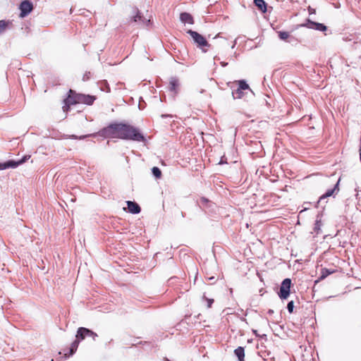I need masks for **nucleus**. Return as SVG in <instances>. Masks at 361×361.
Listing matches in <instances>:
<instances>
[{
    "mask_svg": "<svg viewBox=\"0 0 361 361\" xmlns=\"http://www.w3.org/2000/svg\"><path fill=\"white\" fill-rule=\"evenodd\" d=\"M123 123L122 122H114L109 123L107 126L99 130L97 133L88 134L85 135H81L80 137L72 135H71V139H79L83 140L88 137H95L98 135L100 137L104 138H118L121 139V135L122 133Z\"/></svg>",
    "mask_w": 361,
    "mask_h": 361,
    "instance_id": "nucleus-1",
    "label": "nucleus"
},
{
    "mask_svg": "<svg viewBox=\"0 0 361 361\" xmlns=\"http://www.w3.org/2000/svg\"><path fill=\"white\" fill-rule=\"evenodd\" d=\"M96 99L97 97L95 96L76 93L75 91L70 90L68 92L67 97L64 99L65 106H63V109L64 111H67L71 105L76 104L92 105Z\"/></svg>",
    "mask_w": 361,
    "mask_h": 361,
    "instance_id": "nucleus-2",
    "label": "nucleus"
},
{
    "mask_svg": "<svg viewBox=\"0 0 361 361\" xmlns=\"http://www.w3.org/2000/svg\"><path fill=\"white\" fill-rule=\"evenodd\" d=\"M121 139L135 142L146 141L145 137L137 128L125 123H123Z\"/></svg>",
    "mask_w": 361,
    "mask_h": 361,
    "instance_id": "nucleus-3",
    "label": "nucleus"
},
{
    "mask_svg": "<svg viewBox=\"0 0 361 361\" xmlns=\"http://www.w3.org/2000/svg\"><path fill=\"white\" fill-rule=\"evenodd\" d=\"M186 33L192 37L194 43L197 45V47L202 49L204 52H206V50L203 49L204 47H210V44L206 38L197 32L192 30H188Z\"/></svg>",
    "mask_w": 361,
    "mask_h": 361,
    "instance_id": "nucleus-4",
    "label": "nucleus"
},
{
    "mask_svg": "<svg viewBox=\"0 0 361 361\" xmlns=\"http://www.w3.org/2000/svg\"><path fill=\"white\" fill-rule=\"evenodd\" d=\"M30 157L31 156L30 154H25L18 160L9 159L5 162H0V171L10 168L16 169L20 165L25 163Z\"/></svg>",
    "mask_w": 361,
    "mask_h": 361,
    "instance_id": "nucleus-5",
    "label": "nucleus"
},
{
    "mask_svg": "<svg viewBox=\"0 0 361 361\" xmlns=\"http://www.w3.org/2000/svg\"><path fill=\"white\" fill-rule=\"evenodd\" d=\"M292 285L291 279L286 278L283 279L281 283L279 291L278 292L279 297L281 300L287 299L290 293V288Z\"/></svg>",
    "mask_w": 361,
    "mask_h": 361,
    "instance_id": "nucleus-6",
    "label": "nucleus"
},
{
    "mask_svg": "<svg viewBox=\"0 0 361 361\" xmlns=\"http://www.w3.org/2000/svg\"><path fill=\"white\" fill-rule=\"evenodd\" d=\"M34 9L33 4L30 0H23L19 4L20 14L21 18L27 16Z\"/></svg>",
    "mask_w": 361,
    "mask_h": 361,
    "instance_id": "nucleus-7",
    "label": "nucleus"
},
{
    "mask_svg": "<svg viewBox=\"0 0 361 361\" xmlns=\"http://www.w3.org/2000/svg\"><path fill=\"white\" fill-rule=\"evenodd\" d=\"M299 26L306 27L309 29H312L322 32L326 31L327 30V27L324 24L312 21L310 19H307L305 23L301 24Z\"/></svg>",
    "mask_w": 361,
    "mask_h": 361,
    "instance_id": "nucleus-8",
    "label": "nucleus"
},
{
    "mask_svg": "<svg viewBox=\"0 0 361 361\" xmlns=\"http://www.w3.org/2000/svg\"><path fill=\"white\" fill-rule=\"evenodd\" d=\"M339 183L340 178L337 180V182L334 184L332 188L328 189L319 198L317 204H319L322 203V202L331 196H334L335 194H337L339 191Z\"/></svg>",
    "mask_w": 361,
    "mask_h": 361,
    "instance_id": "nucleus-9",
    "label": "nucleus"
},
{
    "mask_svg": "<svg viewBox=\"0 0 361 361\" xmlns=\"http://www.w3.org/2000/svg\"><path fill=\"white\" fill-rule=\"evenodd\" d=\"M134 13H135L131 18V20L137 23L138 24H142L144 25H148V24L150 23L149 20H147L145 18H144L140 11L135 8L134 9Z\"/></svg>",
    "mask_w": 361,
    "mask_h": 361,
    "instance_id": "nucleus-10",
    "label": "nucleus"
},
{
    "mask_svg": "<svg viewBox=\"0 0 361 361\" xmlns=\"http://www.w3.org/2000/svg\"><path fill=\"white\" fill-rule=\"evenodd\" d=\"M128 206V210L130 213L133 214H137L141 212V207L140 205L133 201H127L126 202Z\"/></svg>",
    "mask_w": 361,
    "mask_h": 361,
    "instance_id": "nucleus-11",
    "label": "nucleus"
},
{
    "mask_svg": "<svg viewBox=\"0 0 361 361\" xmlns=\"http://www.w3.org/2000/svg\"><path fill=\"white\" fill-rule=\"evenodd\" d=\"M180 85L179 80L176 77H171L169 81V91L176 94L178 92V88Z\"/></svg>",
    "mask_w": 361,
    "mask_h": 361,
    "instance_id": "nucleus-12",
    "label": "nucleus"
},
{
    "mask_svg": "<svg viewBox=\"0 0 361 361\" xmlns=\"http://www.w3.org/2000/svg\"><path fill=\"white\" fill-rule=\"evenodd\" d=\"M200 207L206 212L207 209L211 208L214 206V203H212L207 198L202 197L197 202Z\"/></svg>",
    "mask_w": 361,
    "mask_h": 361,
    "instance_id": "nucleus-13",
    "label": "nucleus"
},
{
    "mask_svg": "<svg viewBox=\"0 0 361 361\" xmlns=\"http://www.w3.org/2000/svg\"><path fill=\"white\" fill-rule=\"evenodd\" d=\"M180 20L183 23L194 24V19L192 15L187 12H182L180 14Z\"/></svg>",
    "mask_w": 361,
    "mask_h": 361,
    "instance_id": "nucleus-14",
    "label": "nucleus"
},
{
    "mask_svg": "<svg viewBox=\"0 0 361 361\" xmlns=\"http://www.w3.org/2000/svg\"><path fill=\"white\" fill-rule=\"evenodd\" d=\"M278 36L280 39L283 41H288V42H292L295 41V37L290 35L289 32L286 31H279Z\"/></svg>",
    "mask_w": 361,
    "mask_h": 361,
    "instance_id": "nucleus-15",
    "label": "nucleus"
},
{
    "mask_svg": "<svg viewBox=\"0 0 361 361\" xmlns=\"http://www.w3.org/2000/svg\"><path fill=\"white\" fill-rule=\"evenodd\" d=\"M80 341V340H78V338H76V339L71 343V347L69 348L68 355H67L66 353L64 354L66 357H70L75 353Z\"/></svg>",
    "mask_w": 361,
    "mask_h": 361,
    "instance_id": "nucleus-16",
    "label": "nucleus"
},
{
    "mask_svg": "<svg viewBox=\"0 0 361 361\" xmlns=\"http://www.w3.org/2000/svg\"><path fill=\"white\" fill-rule=\"evenodd\" d=\"M335 272V270H331L326 268H323L321 269V275L318 278V279L315 281V283L318 282L319 281L324 280L325 278H326L330 274Z\"/></svg>",
    "mask_w": 361,
    "mask_h": 361,
    "instance_id": "nucleus-17",
    "label": "nucleus"
},
{
    "mask_svg": "<svg viewBox=\"0 0 361 361\" xmlns=\"http://www.w3.org/2000/svg\"><path fill=\"white\" fill-rule=\"evenodd\" d=\"M234 354L238 357V361H245V349L243 347L239 346L235 349Z\"/></svg>",
    "mask_w": 361,
    "mask_h": 361,
    "instance_id": "nucleus-18",
    "label": "nucleus"
},
{
    "mask_svg": "<svg viewBox=\"0 0 361 361\" xmlns=\"http://www.w3.org/2000/svg\"><path fill=\"white\" fill-rule=\"evenodd\" d=\"M254 4L262 13L267 12V5L264 0H254Z\"/></svg>",
    "mask_w": 361,
    "mask_h": 361,
    "instance_id": "nucleus-19",
    "label": "nucleus"
},
{
    "mask_svg": "<svg viewBox=\"0 0 361 361\" xmlns=\"http://www.w3.org/2000/svg\"><path fill=\"white\" fill-rule=\"evenodd\" d=\"M82 329H88L85 327H79L77 331V334L75 335V337L78 338V340L82 341L87 336H90V334L87 333L86 331H80Z\"/></svg>",
    "mask_w": 361,
    "mask_h": 361,
    "instance_id": "nucleus-20",
    "label": "nucleus"
},
{
    "mask_svg": "<svg viewBox=\"0 0 361 361\" xmlns=\"http://www.w3.org/2000/svg\"><path fill=\"white\" fill-rule=\"evenodd\" d=\"M98 86L101 91L110 92L111 89L108 82L105 80L98 82Z\"/></svg>",
    "mask_w": 361,
    "mask_h": 361,
    "instance_id": "nucleus-21",
    "label": "nucleus"
},
{
    "mask_svg": "<svg viewBox=\"0 0 361 361\" xmlns=\"http://www.w3.org/2000/svg\"><path fill=\"white\" fill-rule=\"evenodd\" d=\"M240 90L244 91V90H249L251 92H252V90L250 88L249 85L247 83V82L245 80H240L236 81Z\"/></svg>",
    "mask_w": 361,
    "mask_h": 361,
    "instance_id": "nucleus-22",
    "label": "nucleus"
},
{
    "mask_svg": "<svg viewBox=\"0 0 361 361\" xmlns=\"http://www.w3.org/2000/svg\"><path fill=\"white\" fill-rule=\"evenodd\" d=\"M232 96L234 99H241L244 96V92L239 88H237L236 90H233L232 91Z\"/></svg>",
    "mask_w": 361,
    "mask_h": 361,
    "instance_id": "nucleus-23",
    "label": "nucleus"
},
{
    "mask_svg": "<svg viewBox=\"0 0 361 361\" xmlns=\"http://www.w3.org/2000/svg\"><path fill=\"white\" fill-rule=\"evenodd\" d=\"M152 173L157 179L161 178L162 176L161 169L157 166H154L152 168Z\"/></svg>",
    "mask_w": 361,
    "mask_h": 361,
    "instance_id": "nucleus-24",
    "label": "nucleus"
},
{
    "mask_svg": "<svg viewBox=\"0 0 361 361\" xmlns=\"http://www.w3.org/2000/svg\"><path fill=\"white\" fill-rule=\"evenodd\" d=\"M319 215H317V219L315 221L314 226V231L316 232L317 234L321 231V226H322V221L321 219H318Z\"/></svg>",
    "mask_w": 361,
    "mask_h": 361,
    "instance_id": "nucleus-25",
    "label": "nucleus"
},
{
    "mask_svg": "<svg viewBox=\"0 0 361 361\" xmlns=\"http://www.w3.org/2000/svg\"><path fill=\"white\" fill-rule=\"evenodd\" d=\"M8 25V21L5 20H0V35L2 34L7 28Z\"/></svg>",
    "mask_w": 361,
    "mask_h": 361,
    "instance_id": "nucleus-26",
    "label": "nucleus"
},
{
    "mask_svg": "<svg viewBox=\"0 0 361 361\" xmlns=\"http://www.w3.org/2000/svg\"><path fill=\"white\" fill-rule=\"evenodd\" d=\"M80 331H86L87 333L90 334V336L92 337L94 341H95L96 338L98 336L97 334L91 329H82Z\"/></svg>",
    "mask_w": 361,
    "mask_h": 361,
    "instance_id": "nucleus-27",
    "label": "nucleus"
},
{
    "mask_svg": "<svg viewBox=\"0 0 361 361\" xmlns=\"http://www.w3.org/2000/svg\"><path fill=\"white\" fill-rule=\"evenodd\" d=\"M294 309V302L293 300L289 301L287 305V310L289 313H293Z\"/></svg>",
    "mask_w": 361,
    "mask_h": 361,
    "instance_id": "nucleus-28",
    "label": "nucleus"
},
{
    "mask_svg": "<svg viewBox=\"0 0 361 361\" xmlns=\"http://www.w3.org/2000/svg\"><path fill=\"white\" fill-rule=\"evenodd\" d=\"M90 78H91V72L86 71L82 76V80L85 82L87 81L90 79Z\"/></svg>",
    "mask_w": 361,
    "mask_h": 361,
    "instance_id": "nucleus-29",
    "label": "nucleus"
},
{
    "mask_svg": "<svg viewBox=\"0 0 361 361\" xmlns=\"http://www.w3.org/2000/svg\"><path fill=\"white\" fill-rule=\"evenodd\" d=\"M145 101L140 98V100L139 102V104H138V108L142 110V109H144V108L145 107Z\"/></svg>",
    "mask_w": 361,
    "mask_h": 361,
    "instance_id": "nucleus-30",
    "label": "nucleus"
},
{
    "mask_svg": "<svg viewBox=\"0 0 361 361\" xmlns=\"http://www.w3.org/2000/svg\"><path fill=\"white\" fill-rule=\"evenodd\" d=\"M203 298L207 301V307H211L214 302V299L206 298L205 295H204Z\"/></svg>",
    "mask_w": 361,
    "mask_h": 361,
    "instance_id": "nucleus-31",
    "label": "nucleus"
},
{
    "mask_svg": "<svg viewBox=\"0 0 361 361\" xmlns=\"http://www.w3.org/2000/svg\"><path fill=\"white\" fill-rule=\"evenodd\" d=\"M252 333L253 334L257 336V337H259V334H258L257 331V330H255V329H252Z\"/></svg>",
    "mask_w": 361,
    "mask_h": 361,
    "instance_id": "nucleus-32",
    "label": "nucleus"
},
{
    "mask_svg": "<svg viewBox=\"0 0 361 361\" xmlns=\"http://www.w3.org/2000/svg\"><path fill=\"white\" fill-rule=\"evenodd\" d=\"M221 66H223V67H226V66H228V63H227V62H225V61H222V62H221Z\"/></svg>",
    "mask_w": 361,
    "mask_h": 361,
    "instance_id": "nucleus-33",
    "label": "nucleus"
},
{
    "mask_svg": "<svg viewBox=\"0 0 361 361\" xmlns=\"http://www.w3.org/2000/svg\"><path fill=\"white\" fill-rule=\"evenodd\" d=\"M259 337L261 338L267 340V335L266 334L259 335Z\"/></svg>",
    "mask_w": 361,
    "mask_h": 361,
    "instance_id": "nucleus-34",
    "label": "nucleus"
},
{
    "mask_svg": "<svg viewBox=\"0 0 361 361\" xmlns=\"http://www.w3.org/2000/svg\"><path fill=\"white\" fill-rule=\"evenodd\" d=\"M274 313V310H268V314H272Z\"/></svg>",
    "mask_w": 361,
    "mask_h": 361,
    "instance_id": "nucleus-35",
    "label": "nucleus"
},
{
    "mask_svg": "<svg viewBox=\"0 0 361 361\" xmlns=\"http://www.w3.org/2000/svg\"><path fill=\"white\" fill-rule=\"evenodd\" d=\"M214 61H219V60H220V58L219 56H215L214 58Z\"/></svg>",
    "mask_w": 361,
    "mask_h": 361,
    "instance_id": "nucleus-36",
    "label": "nucleus"
},
{
    "mask_svg": "<svg viewBox=\"0 0 361 361\" xmlns=\"http://www.w3.org/2000/svg\"><path fill=\"white\" fill-rule=\"evenodd\" d=\"M309 11L310 13H314V10L312 9L311 8H309Z\"/></svg>",
    "mask_w": 361,
    "mask_h": 361,
    "instance_id": "nucleus-37",
    "label": "nucleus"
},
{
    "mask_svg": "<svg viewBox=\"0 0 361 361\" xmlns=\"http://www.w3.org/2000/svg\"><path fill=\"white\" fill-rule=\"evenodd\" d=\"M236 44V41L235 40L233 44L232 45L231 48L233 49Z\"/></svg>",
    "mask_w": 361,
    "mask_h": 361,
    "instance_id": "nucleus-38",
    "label": "nucleus"
},
{
    "mask_svg": "<svg viewBox=\"0 0 361 361\" xmlns=\"http://www.w3.org/2000/svg\"><path fill=\"white\" fill-rule=\"evenodd\" d=\"M167 116H170L169 115H166V114H162L161 115L162 118H165V117H167Z\"/></svg>",
    "mask_w": 361,
    "mask_h": 361,
    "instance_id": "nucleus-39",
    "label": "nucleus"
},
{
    "mask_svg": "<svg viewBox=\"0 0 361 361\" xmlns=\"http://www.w3.org/2000/svg\"><path fill=\"white\" fill-rule=\"evenodd\" d=\"M181 216L183 218L185 216V214L183 212H181Z\"/></svg>",
    "mask_w": 361,
    "mask_h": 361,
    "instance_id": "nucleus-40",
    "label": "nucleus"
}]
</instances>
